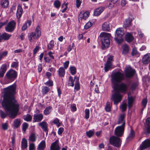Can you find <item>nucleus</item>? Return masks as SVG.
Returning <instances> with one entry per match:
<instances>
[{
	"instance_id": "21",
	"label": "nucleus",
	"mask_w": 150,
	"mask_h": 150,
	"mask_svg": "<svg viewBox=\"0 0 150 150\" xmlns=\"http://www.w3.org/2000/svg\"><path fill=\"white\" fill-rule=\"evenodd\" d=\"M122 54L125 55L127 54L129 52V48L128 45L126 44H124L122 45Z\"/></svg>"
},
{
	"instance_id": "46",
	"label": "nucleus",
	"mask_w": 150,
	"mask_h": 150,
	"mask_svg": "<svg viewBox=\"0 0 150 150\" xmlns=\"http://www.w3.org/2000/svg\"><path fill=\"white\" fill-rule=\"evenodd\" d=\"M147 103V100L146 99L144 98L143 99L142 102V105L143 106L142 108V111H143L144 109L145 108Z\"/></svg>"
},
{
	"instance_id": "62",
	"label": "nucleus",
	"mask_w": 150,
	"mask_h": 150,
	"mask_svg": "<svg viewBox=\"0 0 150 150\" xmlns=\"http://www.w3.org/2000/svg\"><path fill=\"white\" fill-rule=\"evenodd\" d=\"M35 148V145L33 143L30 144L29 146L30 150H33Z\"/></svg>"
},
{
	"instance_id": "10",
	"label": "nucleus",
	"mask_w": 150,
	"mask_h": 150,
	"mask_svg": "<svg viewBox=\"0 0 150 150\" xmlns=\"http://www.w3.org/2000/svg\"><path fill=\"white\" fill-rule=\"evenodd\" d=\"M135 71L130 67H126L125 70V74L127 77L131 78L135 74Z\"/></svg>"
},
{
	"instance_id": "54",
	"label": "nucleus",
	"mask_w": 150,
	"mask_h": 150,
	"mask_svg": "<svg viewBox=\"0 0 150 150\" xmlns=\"http://www.w3.org/2000/svg\"><path fill=\"white\" fill-rule=\"evenodd\" d=\"M8 125L7 123H5L2 124V129L4 130H6L7 129Z\"/></svg>"
},
{
	"instance_id": "18",
	"label": "nucleus",
	"mask_w": 150,
	"mask_h": 150,
	"mask_svg": "<svg viewBox=\"0 0 150 150\" xmlns=\"http://www.w3.org/2000/svg\"><path fill=\"white\" fill-rule=\"evenodd\" d=\"M43 118V115L42 114L34 115L33 117V122H38L41 121Z\"/></svg>"
},
{
	"instance_id": "32",
	"label": "nucleus",
	"mask_w": 150,
	"mask_h": 150,
	"mask_svg": "<svg viewBox=\"0 0 150 150\" xmlns=\"http://www.w3.org/2000/svg\"><path fill=\"white\" fill-rule=\"evenodd\" d=\"M21 125L20 120L19 119H16L14 120L13 122V126L15 128H17Z\"/></svg>"
},
{
	"instance_id": "1",
	"label": "nucleus",
	"mask_w": 150,
	"mask_h": 150,
	"mask_svg": "<svg viewBox=\"0 0 150 150\" xmlns=\"http://www.w3.org/2000/svg\"><path fill=\"white\" fill-rule=\"evenodd\" d=\"M16 89L15 84L4 88V94L1 96L3 99L2 101L1 99V101L6 114L0 110V115L2 118H6L8 115L10 118L13 119L17 115L19 110V106L14 97L16 93Z\"/></svg>"
},
{
	"instance_id": "11",
	"label": "nucleus",
	"mask_w": 150,
	"mask_h": 150,
	"mask_svg": "<svg viewBox=\"0 0 150 150\" xmlns=\"http://www.w3.org/2000/svg\"><path fill=\"white\" fill-rule=\"evenodd\" d=\"M113 61V56H111L108 57L107 62L105 64L104 69L105 72L108 71L111 68Z\"/></svg>"
},
{
	"instance_id": "42",
	"label": "nucleus",
	"mask_w": 150,
	"mask_h": 150,
	"mask_svg": "<svg viewBox=\"0 0 150 150\" xmlns=\"http://www.w3.org/2000/svg\"><path fill=\"white\" fill-rule=\"evenodd\" d=\"M70 69L71 71V73L72 75H74L76 73V69L73 66L70 67Z\"/></svg>"
},
{
	"instance_id": "23",
	"label": "nucleus",
	"mask_w": 150,
	"mask_h": 150,
	"mask_svg": "<svg viewBox=\"0 0 150 150\" xmlns=\"http://www.w3.org/2000/svg\"><path fill=\"white\" fill-rule=\"evenodd\" d=\"M9 5L8 0H1L0 2V5L2 8H7L8 7Z\"/></svg>"
},
{
	"instance_id": "44",
	"label": "nucleus",
	"mask_w": 150,
	"mask_h": 150,
	"mask_svg": "<svg viewBox=\"0 0 150 150\" xmlns=\"http://www.w3.org/2000/svg\"><path fill=\"white\" fill-rule=\"evenodd\" d=\"M54 5L56 8H58L60 6L61 3L59 1L56 0L54 2Z\"/></svg>"
},
{
	"instance_id": "55",
	"label": "nucleus",
	"mask_w": 150,
	"mask_h": 150,
	"mask_svg": "<svg viewBox=\"0 0 150 150\" xmlns=\"http://www.w3.org/2000/svg\"><path fill=\"white\" fill-rule=\"evenodd\" d=\"M64 129L63 128L61 127L59 128L58 131V134L59 135H61L62 134V133L63 132Z\"/></svg>"
},
{
	"instance_id": "31",
	"label": "nucleus",
	"mask_w": 150,
	"mask_h": 150,
	"mask_svg": "<svg viewBox=\"0 0 150 150\" xmlns=\"http://www.w3.org/2000/svg\"><path fill=\"white\" fill-rule=\"evenodd\" d=\"M21 146L23 149H25L27 146V141L25 138H23L22 140Z\"/></svg>"
},
{
	"instance_id": "17",
	"label": "nucleus",
	"mask_w": 150,
	"mask_h": 150,
	"mask_svg": "<svg viewBox=\"0 0 150 150\" xmlns=\"http://www.w3.org/2000/svg\"><path fill=\"white\" fill-rule=\"evenodd\" d=\"M132 18H130L125 20L124 22V25L126 29L127 28L129 27L132 25Z\"/></svg>"
},
{
	"instance_id": "15",
	"label": "nucleus",
	"mask_w": 150,
	"mask_h": 150,
	"mask_svg": "<svg viewBox=\"0 0 150 150\" xmlns=\"http://www.w3.org/2000/svg\"><path fill=\"white\" fill-rule=\"evenodd\" d=\"M7 65L5 64H2L0 68V78L3 77L6 70Z\"/></svg>"
},
{
	"instance_id": "50",
	"label": "nucleus",
	"mask_w": 150,
	"mask_h": 150,
	"mask_svg": "<svg viewBox=\"0 0 150 150\" xmlns=\"http://www.w3.org/2000/svg\"><path fill=\"white\" fill-rule=\"evenodd\" d=\"M92 23L90 21L88 22L84 26V28L85 29H87L90 28L92 25Z\"/></svg>"
},
{
	"instance_id": "37",
	"label": "nucleus",
	"mask_w": 150,
	"mask_h": 150,
	"mask_svg": "<svg viewBox=\"0 0 150 150\" xmlns=\"http://www.w3.org/2000/svg\"><path fill=\"white\" fill-rule=\"evenodd\" d=\"M68 86H74V80L71 76H70L69 80Z\"/></svg>"
},
{
	"instance_id": "59",
	"label": "nucleus",
	"mask_w": 150,
	"mask_h": 150,
	"mask_svg": "<svg viewBox=\"0 0 150 150\" xmlns=\"http://www.w3.org/2000/svg\"><path fill=\"white\" fill-rule=\"evenodd\" d=\"M39 47L38 46H36L33 51V54L35 55L38 51Z\"/></svg>"
},
{
	"instance_id": "56",
	"label": "nucleus",
	"mask_w": 150,
	"mask_h": 150,
	"mask_svg": "<svg viewBox=\"0 0 150 150\" xmlns=\"http://www.w3.org/2000/svg\"><path fill=\"white\" fill-rule=\"evenodd\" d=\"M137 86V85L136 83H133L131 86V89L132 90H134L136 88Z\"/></svg>"
},
{
	"instance_id": "49",
	"label": "nucleus",
	"mask_w": 150,
	"mask_h": 150,
	"mask_svg": "<svg viewBox=\"0 0 150 150\" xmlns=\"http://www.w3.org/2000/svg\"><path fill=\"white\" fill-rule=\"evenodd\" d=\"M94 134V132L93 131L90 130L86 132V134L87 136L89 137H91Z\"/></svg>"
},
{
	"instance_id": "9",
	"label": "nucleus",
	"mask_w": 150,
	"mask_h": 150,
	"mask_svg": "<svg viewBox=\"0 0 150 150\" xmlns=\"http://www.w3.org/2000/svg\"><path fill=\"white\" fill-rule=\"evenodd\" d=\"M16 23L14 21H12L9 22L5 27V29L7 32H12L14 30Z\"/></svg>"
},
{
	"instance_id": "7",
	"label": "nucleus",
	"mask_w": 150,
	"mask_h": 150,
	"mask_svg": "<svg viewBox=\"0 0 150 150\" xmlns=\"http://www.w3.org/2000/svg\"><path fill=\"white\" fill-rule=\"evenodd\" d=\"M110 142L111 144L117 147H119L121 144L120 139L118 137H116L115 136L110 137Z\"/></svg>"
},
{
	"instance_id": "20",
	"label": "nucleus",
	"mask_w": 150,
	"mask_h": 150,
	"mask_svg": "<svg viewBox=\"0 0 150 150\" xmlns=\"http://www.w3.org/2000/svg\"><path fill=\"white\" fill-rule=\"evenodd\" d=\"M142 62L144 64H147L150 62V54H147L144 56Z\"/></svg>"
},
{
	"instance_id": "45",
	"label": "nucleus",
	"mask_w": 150,
	"mask_h": 150,
	"mask_svg": "<svg viewBox=\"0 0 150 150\" xmlns=\"http://www.w3.org/2000/svg\"><path fill=\"white\" fill-rule=\"evenodd\" d=\"M53 122L54 124L56 125L58 127H59L61 124L59 122V119L57 118H56L53 121Z\"/></svg>"
},
{
	"instance_id": "26",
	"label": "nucleus",
	"mask_w": 150,
	"mask_h": 150,
	"mask_svg": "<svg viewBox=\"0 0 150 150\" xmlns=\"http://www.w3.org/2000/svg\"><path fill=\"white\" fill-rule=\"evenodd\" d=\"M51 150H60L59 144L56 142L52 143L50 147Z\"/></svg>"
},
{
	"instance_id": "30",
	"label": "nucleus",
	"mask_w": 150,
	"mask_h": 150,
	"mask_svg": "<svg viewBox=\"0 0 150 150\" xmlns=\"http://www.w3.org/2000/svg\"><path fill=\"white\" fill-rule=\"evenodd\" d=\"M134 131L132 129H131L129 135L127 138V140L128 141H129L134 138Z\"/></svg>"
},
{
	"instance_id": "2",
	"label": "nucleus",
	"mask_w": 150,
	"mask_h": 150,
	"mask_svg": "<svg viewBox=\"0 0 150 150\" xmlns=\"http://www.w3.org/2000/svg\"><path fill=\"white\" fill-rule=\"evenodd\" d=\"M111 77V81L115 93L112 95L111 99L113 101L114 104L117 105L120 102L122 98L120 93H125L128 89V85L123 83L119 84L124 79V74L119 71L112 75Z\"/></svg>"
},
{
	"instance_id": "34",
	"label": "nucleus",
	"mask_w": 150,
	"mask_h": 150,
	"mask_svg": "<svg viewBox=\"0 0 150 150\" xmlns=\"http://www.w3.org/2000/svg\"><path fill=\"white\" fill-rule=\"evenodd\" d=\"M51 108L52 107L50 106L46 108L44 110V114L45 115H47L50 114L51 112Z\"/></svg>"
},
{
	"instance_id": "3",
	"label": "nucleus",
	"mask_w": 150,
	"mask_h": 150,
	"mask_svg": "<svg viewBox=\"0 0 150 150\" xmlns=\"http://www.w3.org/2000/svg\"><path fill=\"white\" fill-rule=\"evenodd\" d=\"M17 76L16 71L12 69L8 71L5 75L6 83H8L14 81L16 78Z\"/></svg>"
},
{
	"instance_id": "60",
	"label": "nucleus",
	"mask_w": 150,
	"mask_h": 150,
	"mask_svg": "<svg viewBox=\"0 0 150 150\" xmlns=\"http://www.w3.org/2000/svg\"><path fill=\"white\" fill-rule=\"evenodd\" d=\"M76 3L77 7L79 8L81 4V1L80 0H76Z\"/></svg>"
},
{
	"instance_id": "6",
	"label": "nucleus",
	"mask_w": 150,
	"mask_h": 150,
	"mask_svg": "<svg viewBox=\"0 0 150 150\" xmlns=\"http://www.w3.org/2000/svg\"><path fill=\"white\" fill-rule=\"evenodd\" d=\"M116 35L114 39L118 43H121L123 41L122 37L125 34L124 31L122 28H120L116 30Z\"/></svg>"
},
{
	"instance_id": "38",
	"label": "nucleus",
	"mask_w": 150,
	"mask_h": 150,
	"mask_svg": "<svg viewBox=\"0 0 150 150\" xmlns=\"http://www.w3.org/2000/svg\"><path fill=\"white\" fill-rule=\"evenodd\" d=\"M105 110L107 112H110V111L111 106L110 102H108L106 104L105 107Z\"/></svg>"
},
{
	"instance_id": "61",
	"label": "nucleus",
	"mask_w": 150,
	"mask_h": 150,
	"mask_svg": "<svg viewBox=\"0 0 150 150\" xmlns=\"http://www.w3.org/2000/svg\"><path fill=\"white\" fill-rule=\"evenodd\" d=\"M69 64V62L67 61L65 62L64 64V67L65 69H67L68 67Z\"/></svg>"
},
{
	"instance_id": "41",
	"label": "nucleus",
	"mask_w": 150,
	"mask_h": 150,
	"mask_svg": "<svg viewBox=\"0 0 150 150\" xmlns=\"http://www.w3.org/2000/svg\"><path fill=\"white\" fill-rule=\"evenodd\" d=\"M127 107V104L124 103L120 105V108L122 112H124L126 110Z\"/></svg>"
},
{
	"instance_id": "28",
	"label": "nucleus",
	"mask_w": 150,
	"mask_h": 150,
	"mask_svg": "<svg viewBox=\"0 0 150 150\" xmlns=\"http://www.w3.org/2000/svg\"><path fill=\"white\" fill-rule=\"evenodd\" d=\"M134 39V38L132 35V34L130 33H127L125 36V39L128 42H130L132 41Z\"/></svg>"
},
{
	"instance_id": "52",
	"label": "nucleus",
	"mask_w": 150,
	"mask_h": 150,
	"mask_svg": "<svg viewBox=\"0 0 150 150\" xmlns=\"http://www.w3.org/2000/svg\"><path fill=\"white\" fill-rule=\"evenodd\" d=\"M28 124L26 122H24L23 124V130L25 132L28 127Z\"/></svg>"
},
{
	"instance_id": "24",
	"label": "nucleus",
	"mask_w": 150,
	"mask_h": 150,
	"mask_svg": "<svg viewBox=\"0 0 150 150\" xmlns=\"http://www.w3.org/2000/svg\"><path fill=\"white\" fill-rule=\"evenodd\" d=\"M57 72L59 77H63L64 76L65 74V70L63 67H61L59 69Z\"/></svg>"
},
{
	"instance_id": "39",
	"label": "nucleus",
	"mask_w": 150,
	"mask_h": 150,
	"mask_svg": "<svg viewBox=\"0 0 150 150\" xmlns=\"http://www.w3.org/2000/svg\"><path fill=\"white\" fill-rule=\"evenodd\" d=\"M54 46V41L51 40L50 41L49 44L47 45L48 50H51L52 49L53 47Z\"/></svg>"
},
{
	"instance_id": "35",
	"label": "nucleus",
	"mask_w": 150,
	"mask_h": 150,
	"mask_svg": "<svg viewBox=\"0 0 150 150\" xmlns=\"http://www.w3.org/2000/svg\"><path fill=\"white\" fill-rule=\"evenodd\" d=\"M8 54V52L7 51H0V61L1 60L3 57L6 56Z\"/></svg>"
},
{
	"instance_id": "64",
	"label": "nucleus",
	"mask_w": 150,
	"mask_h": 150,
	"mask_svg": "<svg viewBox=\"0 0 150 150\" xmlns=\"http://www.w3.org/2000/svg\"><path fill=\"white\" fill-rule=\"evenodd\" d=\"M76 106L74 105H71V111L74 112L76 110Z\"/></svg>"
},
{
	"instance_id": "57",
	"label": "nucleus",
	"mask_w": 150,
	"mask_h": 150,
	"mask_svg": "<svg viewBox=\"0 0 150 150\" xmlns=\"http://www.w3.org/2000/svg\"><path fill=\"white\" fill-rule=\"evenodd\" d=\"M80 88L79 84V82H76L75 83L74 89L78 90Z\"/></svg>"
},
{
	"instance_id": "4",
	"label": "nucleus",
	"mask_w": 150,
	"mask_h": 150,
	"mask_svg": "<svg viewBox=\"0 0 150 150\" xmlns=\"http://www.w3.org/2000/svg\"><path fill=\"white\" fill-rule=\"evenodd\" d=\"M100 36L101 37V41L102 44L105 47H108L110 44V34L105 32L101 33Z\"/></svg>"
},
{
	"instance_id": "33",
	"label": "nucleus",
	"mask_w": 150,
	"mask_h": 150,
	"mask_svg": "<svg viewBox=\"0 0 150 150\" xmlns=\"http://www.w3.org/2000/svg\"><path fill=\"white\" fill-rule=\"evenodd\" d=\"M23 118L27 122H29L31 120L32 117L30 115L27 114L23 116Z\"/></svg>"
},
{
	"instance_id": "8",
	"label": "nucleus",
	"mask_w": 150,
	"mask_h": 150,
	"mask_svg": "<svg viewBox=\"0 0 150 150\" xmlns=\"http://www.w3.org/2000/svg\"><path fill=\"white\" fill-rule=\"evenodd\" d=\"M125 126L120 125L117 127L115 129V134L118 137H122L124 132Z\"/></svg>"
},
{
	"instance_id": "47",
	"label": "nucleus",
	"mask_w": 150,
	"mask_h": 150,
	"mask_svg": "<svg viewBox=\"0 0 150 150\" xmlns=\"http://www.w3.org/2000/svg\"><path fill=\"white\" fill-rule=\"evenodd\" d=\"M133 101L134 99L132 98L131 97L129 98L128 102V105L129 107L131 108L132 107Z\"/></svg>"
},
{
	"instance_id": "27",
	"label": "nucleus",
	"mask_w": 150,
	"mask_h": 150,
	"mask_svg": "<svg viewBox=\"0 0 150 150\" xmlns=\"http://www.w3.org/2000/svg\"><path fill=\"white\" fill-rule=\"evenodd\" d=\"M23 12V9L21 6L19 5L18 6L17 11L16 13V16L18 18H19L21 17Z\"/></svg>"
},
{
	"instance_id": "19",
	"label": "nucleus",
	"mask_w": 150,
	"mask_h": 150,
	"mask_svg": "<svg viewBox=\"0 0 150 150\" xmlns=\"http://www.w3.org/2000/svg\"><path fill=\"white\" fill-rule=\"evenodd\" d=\"M125 115L124 114H122L120 115L119 117L117 122L118 124H122L121 125H123L125 126V122L124 120L125 117Z\"/></svg>"
},
{
	"instance_id": "25",
	"label": "nucleus",
	"mask_w": 150,
	"mask_h": 150,
	"mask_svg": "<svg viewBox=\"0 0 150 150\" xmlns=\"http://www.w3.org/2000/svg\"><path fill=\"white\" fill-rule=\"evenodd\" d=\"M102 29L103 31H109L110 30L109 23L107 22H105L102 25Z\"/></svg>"
},
{
	"instance_id": "16",
	"label": "nucleus",
	"mask_w": 150,
	"mask_h": 150,
	"mask_svg": "<svg viewBox=\"0 0 150 150\" xmlns=\"http://www.w3.org/2000/svg\"><path fill=\"white\" fill-rule=\"evenodd\" d=\"M39 125L41 127L44 132L46 133H47L48 132V130L47 129L48 124L46 122L42 121L39 124Z\"/></svg>"
},
{
	"instance_id": "48",
	"label": "nucleus",
	"mask_w": 150,
	"mask_h": 150,
	"mask_svg": "<svg viewBox=\"0 0 150 150\" xmlns=\"http://www.w3.org/2000/svg\"><path fill=\"white\" fill-rule=\"evenodd\" d=\"M18 66V62L16 60V61L12 63L11 67L13 68H16Z\"/></svg>"
},
{
	"instance_id": "14",
	"label": "nucleus",
	"mask_w": 150,
	"mask_h": 150,
	"mask_svg": "<svg viewBox=\"0 0 150 150\" xmlns=\"http://www.w3.org/2000/svg\"><path fill=\"white\" fill-rule=\"evenodd\" d=\"M11 35L6 33L4 32L3 33H0V42H2L3 40L6 41L8 40Z\"/></svg>"
},
{
	"instance_id": "40",
	"label": "nucleus",
	"mask_w": 150,
	"mask_h": 150,
	"mask_svg": "<svg viewBox=\"0 0 150 150\" xmlns=\"http://www.w3.org/2000/svg\"><path fill=\"white\" fill-rule=\"evenodd\" d=\"M50 90L49 88L47 86L44 87L42 89V93L43 94H45L48 93Z\"/></svg>"
},
{
	"instance_id": "58",
	"label": "nucleus",
	"mask_w": 150,
	"mask_h": 150,
	"mask_svg": "<svg viewBox=\"0 0 150 150\" xmlns=\"http://www.w3.org/2000/svg\"><path fill=\"white\" fill-rule=\"evenodd\" d=\"M146 125L148 127H150V117H148L146 120Z\"/></svg>"
},
{
	"instance_id": "51",
	"label": "nucleus",
	"mask_w": 150,
	"mask_h": 150,
	"mask_svg": "<svg viewBox=\"0 0 150 150\" xmlns=\"http://www.w3.org/2000/svg\"><path fill=\"white\" fill-rule=\"evenodd\" d=\"M45 84L49 86H53V82L52 80H49L47 81L45 83Z\"/></svg>"
},
{
	"instance_id": "29",
	"label": "nucleus",
	"mask_w": 150,
	"mask_h": 150,
	"mask_svg": "<svg viewBox=\"0 0 150 150\" xmlns=\"http://www.w3.org/2000/svg\"><path fill=\"white\" fill-rule=\"evenodd\" d=\"M45 147V141L44 140H42L39 144L38 148V150H43Z\"/></svg>"
},
{
	"instance_id": "5",
	"label": "nucleus",
	"mask_w": 150,
	"mask_h": 150,
	"mask_svg": "<svg viewBox=\"0 0 150 150\" xmlns=\"http://www.w3.org/2000/svg\"><path fill=\"white\" fill-rule=\"evenodd\" d=\"M40 28L39 25H38L35 30V32H32L28 35V39L30 41L33 42V39H36L39 38L41 35Z\"/></svg>"
},
{
	"instance_id": "53",
	"label": "nucleus",
	"mask_w": 150,
	"mask_h": 150,
	"mask_svg": "<svg viewBox=\"0 0 150 150\" xmlns=\"http://www.w3.org/2000/svg\"><path fill=\"white\" fill-rule=\"evenodd\" d=\"M138 53L137 51V49L136 48H134L132 49V56H134L136 55H137L138 54Z\"/></svg>"
},
{
	"instance_id": "13",
	"label": "nucleus",
	"mask_w": 150,
	"mask_h": 150,
	"mask_svg": "<svg viewBox=\"0 0 150 150\" xmlns=\"http://www.w3.org/2000/svg\"><path fill=\"white\" fill-rule=\"evenodd\" d=\"M149 147H150V139L145 140L142 142L140 146L141 150L145 149Z\"/></svg>"
},
{
	"instance_id": "36",
	"label": "nucleus",
	"mask_w": 150,
	"mask_h": 150,
	"mask_svg": "<svg viewBox=\"0 0 150 150\" xmlns=\"http://www.w3.org/2000/svg\"><path fill=\"white\" fill-rule=\"evenodd\" d=\"M29 140L32 142H34L35 141L36 137L35 134L33 133L30 135L29 137Z\"/></svg>"
},
{
	"instance_id": "22",
	"label": "nucleus",
	"mask_w": 150,
	"mask_h": 150,
	"mask_svg": "<svg viewBox=\"0 0 150 150\" xmlns=\"http://www.w3.org/2000/svg\"><path fill=\"white\" fill-rule=\"evenodd\" d=\"M104 9V8L103 7H100L96 8L94 11V14L96 16L99 15Z\"/></svg>"
},
{
	"instance_id": "63",
	"label": "nucleus",
	"mask_w": 150,
	"mask_h": 150,
	"mask_svg": "<svg viewBox=\"0 0 150 150\" xmlns=\"http://www.w3.org/2000/svg\"><path fill=\"white\" fill-rule=\"evenodd\" d=\"M27 28V23H25L22 26L21 30L22 31H24Z\"/></svg>"
},
{
	"instance_id": "43",
	"label": "nucleus",
	"mask_w": 150,
	"mask_h": 150,
	"mask_svg": "<svg viewBox=\"0 0 150 150\" xmlns=\"http://www.w3.org/2000/svg\"><path fill=\"white\" fill-rule=\"evenodd\" d=\"M85 118L88 119L89 117L90 110L88 109H86L85 110Z\"/></svg>"
},
{
	"instance_id": "12",
	"label": "nucleus",
	"mask_w": 150,
	"mask_h": 150,
	"mask_svg": "<svg viewBox=\"0 0 150 150\" xmlns=\"http://www.w3.org/2000/svg\"><path fill=\"white\" fill-rule=\"evenodd\" d=\"M89 13L88 11L84 12L82 11L80 13L79 16V21L80 22V21H81L83 19L86 20L89 17Z\"/></svg>"
}]
</instances>
